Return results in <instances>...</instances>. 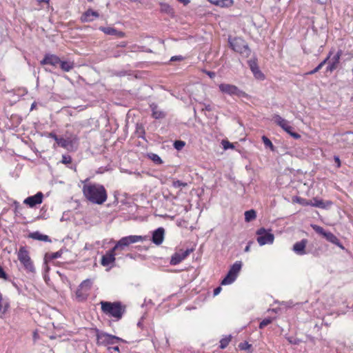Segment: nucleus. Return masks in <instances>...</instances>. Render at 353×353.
I'll list each match as a JSON object with an SVG mask.
<instances>
[{"instance_id": "obj_10", "label": "nucleus", "mask_w": 353, "mask_h": 353, "mask_svg": "<svg viewBox=\"0 0 353 353\" xmlns=\"http://www.w3.org/2000/svg\"><path fill=\"white\" fill-rule=\"evenodd\" d=\"M192 249H187L185 250H181L179 252L174 253L170 260V264L175 265L184 260L192 252Z\"/></svg>"}, {"instance_id": "obj_14", "label": "nucleus", "mask_w": 353, "mask_h": 353, "mask_svg": "<svg viewBox=\"0 0 353 353\" xmlns=\"http://www.w3.org/2000/svg\"><path fill=\"white\" fill-rule=\"evenodd\" d=\"M98 341L100 343L114 344L116 342L120 341V339L119 337L103 333L98 335Z\"/></svg>"}, {"instance_id": "obj_56", "label": "nucleus", "mask_w": 353, "mask_h": 353, "mask_svg": "<svg viewBox=\"0 0 353 353\" xmlns=\"http://www.w3.org/2000/svg\"><path fill=\"white\" fill-rule=\"evenodd\" d=\"M39 2H44V3H49V1H50V0H39Z\"/></svg>"}, {"instance_id": "obj_2", "label": "nucleus", "mask_w": 353, "mask_h": 353, "mask_svg": "<svg viewBox=\"0 0 353 353\" xmlns=\"http://www.w3.org/2000/svg\"><path fill=\"white\" fill-rule=\"evenodd\" d=\"M147 239V236L141 235H130L121 238L114 245L112 249L108 251L101 258V263L103 266H108L115 261V251L120 249L123 250L125 247L132 243L143 241Z\"/></svg>"}, {"instance_id": "obj_5", "label": "nucleus", "mask_w": 353, "mask_h": 353, "mask_svg": "<svg viewBox=\"0 0 353 353\" xmlns=\"http://www.w3.org/2000/svg\"><path fill=\"white\" fill-rule=\"evenodd\" d=\"M229 43L232 49L242 56L248 57L250 54V50L243 39L240 37L229 39Z\"/></svg>"}, {"instance_id": "obj_16", "label": "nucleus", "mask_w": 353, "mask_h": 353, "mask_svg": "<svg viewBox=\"0 0 353 353\" xmlns=\"http://www.w3.org/2000/svg\"><path fill=\"white\" fill-rule=\"evenodd\" d=\"M99 30L108 35L115 36L118 38H123L125 37V33L122 31H119L114 28L112 27H100Z\"/></svg>"}, {"instance_id": "obj_52", "label": "nucleus", "mask_w": 353, "mask_h": 353, "mask_svg": "<svg viewBox=\"0 0 353 353\" xmlns=\"http://www.w3.org/2000/svg\"><path fill=\"white\" fill-rule=\"evenodd\" d=\"M207 74L210 78H213L215 76V74L213 72H208Z\"/></svg>"}, {"instance_id": "obj_26", "label": "nucleus", "mask_w": 353, "mask_h": 353, "mask_svg": "<svg viewBox=\"0 0 353 353\" xmlns=\"http://www.w3.org/2000/svg\"><path fill=\"white\" fill-rule=\"evenodd\" d=\"M245 221L246 222H250L256 219V214L255 210H250L245 212Z\"/></svg>"}, {"instance_id": "obj_4", "label": "nucleus", "mask_w": 353, "mask_h": 353, "mask_svg": "<svg viewBox=\"0 0 353 353\" xmlns=\"http://www.w3.org/2000/svg\"><path fill=\"white\" fill-rule=\"evenodd\" d=\"M17 258L28 273L34 274L36 272L33 261L26 247H21L17 252Z\"/></svg>"}, {"instance_id": "obj_27", "label": "nucleus", "mask_w": 353, "mask_h": 353, "mask_svg": "<svg viewBox=\"0 0 353 353\" xmlns=\"http://www.w3.org/2000/svg\"><path fill=\"white\" fill-rule=\"evenodd\" d=\"M310 205L320 208H325L326 207L323 200L318 199L316 198H314L312 201H310Z\"/></svg>"}, {"instance_id": "obj_42", "label": "nucleus", "mask_w": 353, "mask_h": 353, "mask_svg": "<svg viewBox=\"0 0 353 353\" xmlns=\"http://www.w3.org/2000/svg\"><path fill=\"white\" fill-rule=\"evenodd\" d=\"M72 161V158L69 155H63L61 162L64 164L70 163Z\"/></svg>"}, {"instance_id": "obj_61", "label": "nucleus", "mask_w": 353, "mask_h": 353, "mask_svg": "<svg viewBox=\"0 0 353 353\" xmlns=\"http://www.w3.org/2000/svg\"><path fill=\"white\" fill-rule=\"evenodd\" d=\"M346 135H351V133L348 132L346 134Z\"/></svg>"}, {"instance_id": "obj_39", "label": "nucleus", "mask_w": 353, "mask_h": 353, "mask_svg": "<svg viewBox=\"0 0 353 353\" xmlns=\"http://www.w3.org/2000/svg\"><path fill=\"white\" fill-rule=\"evenodd\" d=\"M272 321V319H265L259 324V328L263 329Z\"/></svg>"}, {"instance_id": "obj_40", "label": "nucleus", "mask_w": 353, "mask_h": 353, "mask_svg": "<svg viewBox=\"0 0 353 353\" xmlns=\"http://www.w3.org/2000/svg\"><path fill=\"white\" fill-rule=\"evenodd\" d=\"M239 347L241 350H248L251 347V345L245 341L239 343Z\"/></svg>"}, {"instance_id": "obj_53", "label": "nucleus", "mask_w": 353, "mask_h": 353, "mask_svg": "<svg viewBox=\"0 0 353 353\" xmlns=\"http://www.w3.org/2000/svg\"><path fill=\"white\" fill-rule=\"evenodd\" d=\"M288 126H290V123H289V122L288 121V122L285 123V125H284L283 126H282V128H282L283 130H285V129H286V128H288Z\"/></svg>"}, {"instance_id": "obj_60", "label": "nucleus", "mask_w": 353, "mask_h": 353, "mask_svg": "<svg viewBox=\"0 0 353 353\" xmlns=\"http://www.w3.org/2000/svg\"><path fill=\"white\" fill-rule=\"evenodd\" d=\"M33 108H34V103H33L31 106V109H32Z\"/></svg>"}, {"instance_id": "obj_36", "label": "nucleus", "mask_w": 353, "mask_h": 353, "mask_svg": "<svg viewBox=\"0 0 353 353\" xmlns=\"http://www.w3.org/2000/svg\"><path fill=\"white\" fill-rule=\"evenodd\" d=\"M262 140H263V142L264 145L266 147H268L272 150H274V145H273L272 141L268 137H266L265 136H263L262 137Z\"/></svg>"}, {"instance_id": "obj_3", "label": "nucleus", "mask_w": 353, "mask_h": 353, "mask_svg": "<svg viewBox=\"0 0 353 353\" xmlns=\"http://www.w3.org/2000/svg\"><path fill=\"white\" fill-rule=\"evenodd\" d=\"M101 311L106 315L117 320L122 318L125 307L120 302L101 301Z\"/></svg>"}, {"instance_id": "obj_35", "label": "nucleus", "mask_w": 353, "mask_h": 353, "mask_svg": "<svg viewBox=\"0 0 353 353\" xmlns=\"http://www.w3.org/2000/svg\"><path fill=\"white\" fill-rule=\"evenodd\" d=\"M311 227L313 228V230L318 234L322 235L323 237L325 236V234H326V231H325V230L319 226V225H311Z\"/></svg>"}, {"instance_id": "obj_7", "label": "nucleus", "mask_w": 353, "mask_h": 353, "mask_svg": "<svg viewBox=\"0 0 353 353\" xmlns=\"http://www.w3.org/2000/svg\"><path fill=\"white\" fill-rule=\"evenodd\" d=\"M92 285V281L91 279H85L79 285L76 291V299L78 301H83L87 299L89 292Z\"/></svg>"}, {"instance_id": "obj_22", "label": "nucleus", "mask_w": 353, "mask_h": 353, "mask_svg": "<svg viewBox=\"0 0 353 353\" xmlns=\"http://www.w3.org/2000/svg\"><path fill=\"white\" fill-rule=\"evenodd\" d=\"M29 237L31 239L39 240L45 242H50V239L48 235L43 234L39 232H32L29 234Z\"/></svg>"}, {"instance_id": "obj_48", "label": "nucleus", "mask_w": 353, "mask_h": 353, "mask_svg": "<svg viewBox=\"0 0 353 353\" xmlns=\"http://www.w3.org/2000/svg\"><path fill=\"white\" fill-rule=\"evenodd\" d=\"M183 59L181 56H174L171 58L170 61H181Z\"/></svg>"}, {"instance_id": "obj_8", "label": "nucleus", "mask_w": 353, "mask_h": 353, "mask_svg": "<svg viewBox=\"0 0 353 353\" xmlns=\"http://www.w3.org/2000/svg\"><path fill=\"white\" fill-rule=\"evenodd\" d=\"M242 267L241 261H236L230 268L226 276L222 280V285H229L232 283L237 277Z\"/></svg>"}, {"instance_id": "obj_6", "label": "nucleus", "mask_w": 353, "mask_h": 353, "mask_svg": "<svg viewBox=\"0 0 353 353\" xmlns=\"http://www.w3.org/2000/svg\"><path fill=\"white\" fill-rule=\"evenodd\" d=\"M256 234L257 235L256 241L261 246L266 244L271 245L274 243V235L271 232V230L261 228L257 230Z\"/></svg>"}, {"instance_id": "obj_38", "label": "nucleus", "mask_w": 353, "mask_h": 353, "mask_svg": "<svg viewBox=\"0 0 353 353\" xmlns=\"http://www.w3.org/2000/svg\"><path fill=\"white\" fill-rule=\"evenodd\" d=\"M221 143L224 150L233 149L234 148V145L227 140H223Z\"/></svg>"}, {"instance_id": "obj_12", "label": "nucleus", "mask_w": 353, "mask_h": 353, "mask_svg": "<svg viewBox=\"0 0 353 353\" xmlns=\"http://www.w3.org/2000/svg\"><path fill=\"white\" fill-rule=\"evenodd\" d=\"M61 59L57 55L48 54L45 55V57L41 61V65H51L52 66L59 65Z\"/></svg>"}, {"instance_id": "obj_29", "label": "nucleus", "mask_w": 353, "mask_h": 353, "mask_svg": "<svg viewBox=\"0 0 353 353\" xmlns=\"http://www.w3.org/2000/svg\"><path fill=\"white\" fill-rule=\"evenodd\" d=\"M273 120L281 128H282V126L285 125V123L288 122L287 120L284 119L283 118H282L281 116H279L278 114H275L273 117Z\"/></svg>"}, {"instance_id": "obj_57", "label": "nucleus", "mask_w": 353, "mask_h": 353, "mask_svg": "<svg viewBox=\"0 0 353 353\" xmlns=\"http://www.w3.org/2000/svg\"><path fill=\"white\" fill-rule=\"evenodd\" d=\"M58 256H59V254L58 252H56L54 253L53 258H57Z\"/></svg>"}, {"instance_id": "obj_30", "label": "nucleus", "mask_w": 353, "mask_h": 353, "mask_svg": "<svg viewBox=\"0 0 353 353\" xmlns=\"http://www.w3.org/2000/svg\"><path fill=\"white\" fill-rule=\"evenodd\" d=\"M8 307V304L3 302L2 294L0 292V316L5 314Z\"/></svg>"}, {"instance_id": "obj_58", "label": "nucleus", "mask_w": 353, "mask_h": 353, "mask_svg": "<svg viewBox=\"0 0 353 353\" xmlns=\"http://www.w3.org/2000/svg\"><path fill=\"white\" fill-rule=\"evenodd\" d=\"M209 2H210L212 4L214 5V2L215 1V0H208Z\"/></svg>"}, {"instance_id": "obj_13", "label": "nucleus", "mask_w": 353, "mask_h": 353, "mask_svg": "<svg viewBox=\"0 0 353 353\" xmlns=\"http://www.w3.org/2000/svg\"><path fill=\"white\" fill-rule=\"evenodd\" d=\"M165 230L163 228H159L152 233V241L157 245H161L164 239Z\"/></svg>"}, {"instance_id": "obj_44", "label": "nucleus", "mask_w": 353, "mask_h": 353, "mask_svg": "<svg viewBox=\"0 0 353 353\" xmlns=\"http://www.w3.org/2000/svg\"><path fill=\"white\" fill-rule=\"evenodd\" d=\"M108 351L109 353H119V348L117 345L109 346L108 347Z\"/></svg>"}, {"instance_id": "obj_51", "label": "nucleus", "mask_w": 353, "mask_h": 353, "mask_svg": "<svg viewBox=\"0 0 353 353\" xmlns=\"http://www.w3.org/2000/svg\"><path fill=\"white\" fill-rule=\"evenodd\" d=\"M178 1L183 3L184 5H187L190 2V0H178Z\"/></svg>"}, {"instance_id": "obj_28", "label": "nucleus", "mask_w": 353, "mask_h": 353, "mask_svg": "<svg viewBox=\"0 0 353 353\" xmlns=\"http://www.w3.org/2000/svg\"><path fill=\"white\" fill-rule=\"evenodd\" d=\"M150 159H151L154 163L157 165H160L163 163V161L161 160V157L154 153H149L148 154Z\"/></svg>"}, {"instance_id": "obj_23", "label": "nucleus", "mask_w": 353, "mask_h": 353, "mask_svg": "<svg viewBox=\"0 0 353 353\" xmlns=\"http://www.w3.org/2000/svg\"><path fill=\"white\" fill-rule=\"evenodd\" d=\"M60 68L64 72H69L73 69L74 64L72 61H61L59 64Z\"/></svg>"}, {"instance_id": "obj_43", "label": "nucleus", "mask_w": 353, "mask_h": 353, "mask_svg": "<svg viewBox=\"0 0 353 353\" xmlns=\"http://www.w3.org/2000/svg\"><path fill=\"white\" fill-rule=\"evenodd\" d=\"M186 185H187V183H183L179 180L173 181V186L174 188L185 187Z\"/></svg>"}, {"instance_id": "obj_59", "label": "nucleus", "mask_w": 353, "mask_h": 353, "mask_svg": "<svg viewBox=\"0 0 353 353\" xmlns=\"http://www.w3.org/2000/svg\"><path fill=\"white\" fill-rule=\"evenodd\" d=\"M138 326L141 327V322H139L138 324H137Z\"/></svg>"}, {"instance_id": "obj_24", "label": "nucleus", "mask_w": 353, "mask_h": 353, "mask_svg": "<svg viewBox=\"0 0 353 353\" xmlns=\"http://www.w3.org/2000/svg\"><path fill=\"white\" fill-rule=\"evenodd\" d=\"M234 0H215L214 5L221 7L228 8L233 5Z\"/></svg>"}, {"instance_id": "obj_46", "label": "nucleus", "mask_w": 353, "mask_h": 353, "mask_svg": "<svg viewBox=\"0 0 353 353\" xmlns=\"http://www.w3.org/2000/svg\"><path fill=\"white\" fill-rule=\"evenodd\" d=\"M203 107L202 108V110H206V111H208V112L212 110V108H211L210 104H205V103H203Z\"/></svg>"}, {"instance_id": "obj_17", "label": "nucleus", "mask_w": 353, "mask_h": 353, "mask_svg": "<svg viewBox=\"0 0 353 353\" xmlns=\"http://www.w3.org/2000/svg\"><path fill=\"white\" fill-rule=\"evenodd\" d=\"M99 16V14L97 12L89 9L83 14L81 17V20L82 22H90L98 18Z\"/></svg>"}, {"instance_id": "obj_11", "label": "nucleus", "mask_w": 353, "mask_h": 353, "mask_svg": "<svg viewBox=\"0 0 353 353\" xmlns=\"http://www.w3.org/2000/svg\"><path fill=\"white\" fill-rule=\"evenodd\" d=\"M43 193L41 192H39L34 196L27 197L23 201V203L28 205L30 208H33L38 204H41L43 202Z\"/></svg>"}, {"instance_id": "obj_49", "label": "nucleus", "mask_w": 353, "mask_h": 353, "mask_svg": "<svg viewBox=\"0 0 353 353\" xmlns=\"http://www.w3.org/2000/svg\"><path fill=\"white\" fill-rule=\"evenodd\" d=\"M221 287H218V288H215L214 290V295L216 296V295L219 294V292H221Z\"/></svg>"}, {"instance_id": "obj_31", "label": "nucleus", "mask_w": 353, "mask_h": 353, "mask_svg": "<svg viewBox=\"0 0 353 353\" xmlns=\"http://www.w3.org/2000/svg\"><path fill=\"white\" fill-rule=\"evenodd\" d=\"M293 201L298 203L303 206L310 205V201H307V199L299 197V196L294 197Z\"/></svg>"}, {"instance_id": "obj_18", "label": "nucleus", "mask_w": 353, "mask_h": 353, "mask_svg": "<svg viewBox=\"0 0 353 353\" xmlns=\"http://www.w3.org/2000/svg\"><path fill=\"white\" fill-rule=\"evenodd\" d=\"M342 54V51L339 50L336 54L332 58L331 61L327 67V71L332 72L336 68L339 63L340 58Z\"/></svg>"}, {"instance_id": "obj_19", "label": "nucleus", "mask_w": 353, "mask_h": 353, "mask_svg": "<svg viewBox=\"0 0 353 353\" xmlns=\"http://www.w3.org/2000/svg\"><path fill=\"white\" fill-rule=\"evenodd\" d=\"M248 63L254 76L258 79H263L264 75L260 71L256 63L254 61L250 60L248 61Z\"/></svg>"}, {"instance_id": "obj_21", "label": "nucleus", "mask_w": 353, "mask_h": 353, "mask_svg": "<svg viewBox=\"0 0 353 353\" xmlns=\"http://www.w3.org/2000/svg\"><path fill=\"white\" fill-rule=\"evenodd\" d=\"M324 237L330 243L339 246V248L343 249V246L341 245L339 239L332 232H327L325 234Z\"/></svg>"}, {"instance_id": "obj_41", "label": "nucleus", "mask_w": 353, "mask_h": 353, "mask_svg": "<svg viewBox=\"0 0 353 353\" xmlns=\"http://www.w3.org/2000/svg\"><path fill=\"white\" fill-rule=\"evenodd\" d=\"M70 143V141L65 139L63 138H61V139H60V141L59 143V145L63 148H67L68 146L69 145Z\"/></svg>"}, {"instance_id": "obj_45", "label": "nucleus", "mask_w": 353, "mask_h": 353, "mask_svg": "<svg viewBox=\"0 0 353 353\" xmlns=\"http://www.w3.org/2000/svg\"><path fill=\"white\" fill-rule=\"evenodd\" d=\"M0 279H8L7 274L1 266H0Z\"/></svg>"}, {"instance_id": "obj_34", "label": "nucleus", "mask_w": 353, "mask_h": 353, "mask_svg": "<svg viewBox=\"0 0 353 353\" xmlns=\"http://www.w3.org/2000/svg\"><path fill=\"white\" fill-rule=\"evenodd\" d=\"M285 131L295 139H299L301 137L299 134L293 132V128L290 125L288 128L285 129Z\"/></svg>"}, {"instance_id": "obj_15", "label": "nucleus", "mask_w": 353, "mask_h": 353, "mask_svg": "<svg viewBox=\"0 0 353 353\" xmlns=\"http://www.w3.org/2000/svg\"><path fill=\"white\" fill-rule=\"evenodd\" d=\"M307 243V239H302L294 244L292 250L298 255H304L306 254L305 248Z\"/></svg>"}, {"instance_id": "obj_20", "label": "nucleus", "mask_w": 353, "mask_h": 353, "mask_svg": "<svg viewBox=\"0 0 353 353\" xmlns=\"http://www.w3.org/2000/svg\"><path fill=\"white\" fill-rule=\"evenodd\" d=\"M150 108L152 112V117L156 119H163L165 117L166 114L163 111L161 110L157 105L155 103H152L150 105Z\"/></svg>"}, {"instance_id": "obj_50", "label": "nucleus", "mask_w": 353, "mask_h": 353, "mask_svg": "<svg viewBox=\"0 0 353 353\" xmlns=\"http://www.w3.org/2000/svg\"><path fill=\"white\" fill-rule=\"evenodd\" d=\"M251 243H252V242H249V243H248L247 246L245 248L244 251H245V252H249V251H250V246H251Z\"/></svg>"}, {"instance_id": "obj_55", "label": "nucleus", "mask_w": 353, "mask_h": 353, "mask_svg": "<svg viewBox=\"0 0 353 353\" xmlns=\"http://www.w3.org/2000/svg\"><path fill=\"white\" fill-rule=\"evenodd\" d=\"M60 139H61V138H59V137H56V139H54V141H56V143L59 145V143L60 141Z\"/></svg>"}, {"instance_id": "obj_9", "label": "nucleus", "mask_w": 353, "mask_h": 353, "mask_svg": "<svg viewBox=\"0 0 353 353\" xmlns=\"http://www.w3.org/2000/svg\"><path fill=\"white\" fill-rule=\"evenodd\" d=\"M219 88L220 91L224 94H229L230 96H237V97H245L246 94L243 91L239 89L236 85L228 84V83H221L219 85Z\"/></svg>"}, {"instance_id": "obj_32", "label": "nucleus", "mask_w": 353, "mask_h": 353, "mask_svg": "<svg viewBox=\"0 0 353 353\" xmlns=\"http://www.w3.org/2000/svg\"><path fill=\"white\" fill-rule=\"evenodd\" d=\"M231 339H232L231 335H228V336H225V338H223L220 341V348L221 349L225 348L228 345V344L230 342Z\"/></svg>"}, {"instance_id": "obj_37", "label": "nucleus", "mask_w": 353, "mask_h": 353, "mask_svg": "<svg viewBox=\"0 0 353 353\" xmlns=\"http://www.w3.org/2000/svg\"><path fill=\"white\" fill-rule=\"evenodd\" d=\"M185 143L183 141H176L174 143V147L177 150H181L185 146Z\"/></svg>"}, {"instance_id": "obj_1", "label": "nucleus", "mask_w": 353, "mask_h": 353, "mask_svg": "<svg viewBox=\"0 0 353 353\" xmlns=\"http://www.w3.org/2000/svg\"><path fill=\"white\" fill-rule=\"evenodd\" d=\"M85 179L83 183V194L85 198L94 204L101 205L108 198L107 192L103 185L99 183H87Z\"/></svg>"}, {"instance_id": "obj_54", "label": "nucleus", "mask_w": 353, "mask_h": 353, "mask_svg": "<svg viewBox=\"0 0 353 353\" xmlns=\"http://www.w3.org/2000/svg\"><path fill=\"white\" fill-rule=\"evenodd\" d=\"M48 137H51V138H52L54 139H56V137H57V136L55 134L52 133V132L50 133Z\"/></svg>"}, {"instance_id": "obj_33", "label": "nucleus", "mask_w": 353, "mask_h": 353, "mask_svg": "<svg viewBox=\"0 0 353 353\" xmlns=\"http://www.w3.org/2000/svg\"><path fill=\"white\" fill-rule=\"evenodd\" d=\"M160 9L161 12H166L168 14L172 13V8L168 3H161Z\"/></svg>"}, {"instance_id": "obj_25", "label": "nucleus", "mask_w": 353, "mask_h": 353, "mask_svg": "<svg viewBox=\"0 0 353 353\" xmlns=\"http://www.w3.org/2000/svg\"><path fill=\"white\" fill-rule=\"evenodd\" d=\"M331 54L332 52H330L329 53V55L323 61H321L314 70L307 72L306 74H313L319 72L323 68V66L327 62L328 59L330 58Z\"/></svg>"}, {"instance_id": "obj_47", "label": "nucleus", "mask_w": 353, "mask_h": 353, "mask_svg": "<svg viewBox=\"0 0 353 353\" xmlns=\"http://www.w3.org/2000/svg\"><path fill=\"white\" fill-rule=\"evenodd\" d=\"M334 161L336 163L337 168H339L341 166V161L339 157L335 156L334 157Z\"/></svg>"}]
</instances>
